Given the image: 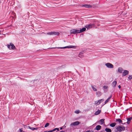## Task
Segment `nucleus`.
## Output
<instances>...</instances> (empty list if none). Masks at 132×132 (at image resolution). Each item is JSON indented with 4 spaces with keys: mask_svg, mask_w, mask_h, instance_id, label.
I'll list each match as a JSON object with an SVG mask.
<instances>
[{
    "mask_svg": "<svg viewBox=\"0 0 132 132\" xmlns=\"http://www.w3.org/2000/svg\"><path fill=\"white\" fill-rule=\"evenodd\" d=\"M59 132H65V131H60Z\"/></svg>",
    "mask_w": 132,
    "mask_h": 132,
    "instance_id": "37",
    "label": "nucleus"
},
{
    "mask_svg": "<svg viewBox=\"0 0 132 132\" xmlns=\"http://www.w3.org/2000/svg\"><path fill=\"white\" fill-rule=\"evenodd\" d=\"M62 127H63V128H64L65 127V126L64 127V126H63Z\"/></svg>",
    "mask_w": 132,
    "mask_h": 132,
    "instance_id": "38",
    "label": "nucleus"
},
{
    "mask_svg": "<svg viewBox=\"0 0 132 132\" xmlns=\"http://www.w3.org/2000/svg\"><path fill=\"white\" fill-rule=\"evenodd\" d=\"M128 78L129 80H131L132 78V75H129Z\"/></svg>",
    "mask_w": 132,
    "mask_h": 132,
    "instance_id": "28",
    "label": "nucleus"
},
{
    "mask_svg": "<svg viewBox=\"0 0 132 132\" xmlns=\"http://www.w3.org/2000/svg\"><path fill=\"white\" fill-rule=\"evenodd\" d=\"M76 46H69L63 47H57V48L60 49L65 48H76Z\"/></svg>",
    "mask_w": 132,
    "mask_h": 132,
    "instance_id": "5",
    "label": "nucleus"
},
{
    "mask_svg": "<svg viewBox=\"0 0 132 132\" xmlns=\"http://www.w3.org/2000/svg\"><path fill=\"white\" fill-rule=\"evenodd\" d=\"M112 96L111 95L110 97H109V98H108L105 101V104L106 103H108L110 100V99L111 98Z\"/></svg>",
    "mask_w": 132,
    "mask_h": 132,
    "instance_id": "18",
    "label": "nucleus"
},
{
    "mask_svg": "<svg viewBox=\"0 0 132 132\" xmlns=\"http://www.w3.org/2000/svg\"><path fill=\"white\" fill-rule=\"evenodd\" d=\"M7 47L10 50L14 49L15 48V46L12 43H10L9 44L7 45Z\"/></svg>",
    "mask_w": 132,
    "mask_h": 132,
    "instance_id": "1",
    "label": "nucleus"
},
{
    "mask_svg": "<svg viewBox=\"0 0 132 132\" xmlns=\"http://www.w3.org/2000/svg\"><path fill=\"white\" fill-rule=\"evenodd\" d=\"M82 7H85L86 8H90L92 7V6L91 5L89 4H85L83 5L82 6Z\"/></svg>",
    "mask_w": 132,
    "mask_h": 132,
    "instance_id": "11",
    "label": "nucleus"
},
{
    "mask_svg": "<svg viewBox=\"0 0 132 132\" xmlns=\"http://www.w3.org/2000/svg\"><path fill=\"white\" fill-rule=\"evenodd\" d=\"M105 119H102L101 120H100L99 121V122H100V125H102V124H103L104 123V121Z\"/></svg>",
    "mask_w": 132,
    "mask_h": 132,
    "instance_id": "16",
    "label": "nucleus"
},
{
    "mask_svg": "<svg viewBox=\"0 0 132 132\" xmlns=\"http://www.w3.org/2000/svg\"><path fill=\"white\" fill-rule=\"evenodd\" d=\"M105 130L107 132H111V130L109 128H106L105 129Z\"/></svg>",
    "mask_w": 132,
    "mask_h": 132,
    "instance_id": "21",
    "label": "nucleus"
},
{
    "mask_svg": "<svg viewBox=\"0 0 132 132\" xmlns=\"http://www.w3.org/2000/svg\"><path fill=\"white\" fill-rule=\"evenodd\" d=\"M116 129L118 131L121 132L122 131H124L125 129V128L123 126H118L116 128Z\"/></svg>",
    "mask_w": 132,
    "mask_h": 132,
    "instance_id": "3",
    "label": "nucleus"
},
{
    "mask_svg": "<svg viewBox=\"0 0 132 132\" xmlns=\"http://www.w3.org/2000/svg\"><path fill=\"white\" fill-rule=\"evenodd\" d=\"M118 72L120 73H122L123 71V69L121 67L119 68L118 69Z\"/></svg>",
    "mask_w": 132,
    "mask_h": 132,
    "instance_id": "14",
    "label": "nucleus"
},
{
    "mask_svg": "<svg viewBox=\"0 0 132 132\" xmlns=\"http://www.w3.org/2000/svg\"><path fill=\"white\" fill-rule=\"evenodd\" d=\"M49 125V124L48 123H47L45 125V127H48Z\"/></svg>",
    "mask_w": 132,
    "mask_h": 132,
    "instance_id": "29",
    "label": "nucleus"
},
{
    "mask_svg": "<svg viewBox=\"0 0 132 132\" xmlns=\"http://www.w3.org/2000/svg\"><path fill=\"white\" fill-rule=\"evenodd\" d=\"M96 94L98 96H100L101 95V93L100 92H96Z\"/></svg>",
    "mask_w": 132,
    "mask_h": 132,
    "instance_id": "26",
    "label": "nucleus"
},
{
    "mask_svg": "<svg viewBox=\"0 0 132 132\" xmlns=\"http://www.w3.org/2000/svg\"><path fill=\"white\" fill-rule=\"evenodd\" d=\"M118 88H121V86L120 85H119L118 86Z\"/></svg>",
    "mask_w": 132,
    "mask_h": 132,
    "instance_id": "32",
    "label": "nucleus"
},
{
    "mask_svg": "<svg viewBox=\"0 0 132 132\" xmlns=\"http://www.w3.org/2000/svg\"><path fill=\"white\" fill-rule=\"evenodd\" d=\"M94 26V24H89L86 25L85 27L87 28L88 29L92 28Z\"/></svg>",
    "mask_w": 132,
    "mask_h": 132,
    "instance_id": "9",
    "label": "nucleus"
},
{
    "mask_svg": "<svg viewBox=\"0 0 132 132\" xmlns=\"http://www.w3.org/2000/svg\"><path fill=\"white\" fill-rule=\"evenodd\" d=\"M92 89L94 90V91H96L97 90L96 88H95V87H94L93 86H92Z\"/></svg>",
    "mask_w": 132,
    "mask_h": 132,
    "instance_id": "27",
    "label": "nucleus"
},
{
    "mask_svg": "<svg viewBox=\"0 0 132 132\" xmlns=\"http://www.w3.org/2000/svg\"><path fill=\"white\" fill-rule=\"evenodd\" d=\"M86 30V28H82V29H80L79 30V33L82 32Z\"/></svg>",
    "mask_w": 132,
    "mask_h": 132,
    "instance_id": "15",
    "label": "nucleus"
},
{
    "mask_svg": "<svg viewBox=\"0 0 132 132\" xmlns=\"http://www.w3.org/2000/svg\"><path fill=\"white\" fill-rule=\"evenodd\" d=\"M28 128H29L31 130H36V129H38V128H34V127H31L30 126H28Z\"/></svg>",
    "mask_w": 132,
    "mask_h": 132,
    "instance_id": "22",
    "label": "nucleus"
},
{
    "mask_svg": "<svg viewBox=\"0 0 132 132\" xmlns=\"http://www.w3.org/2000/svg\"><path fill=\"white\" fill-rule=\"evenodd\" d=\"M90 131L89 130H87L86 131V132H90Z\"/></svg>",
    "mask_w": 132,
    "mask_h": 132,
    "instance_id": "36",
    "label": "nucleus"
},
{
    "mask_svg": "<svg viewBox=\"0 0 132 132\" xmlns=\"http://www.w3.org/2000/svg\"><path fill=\"white\" fill-rule=\"evenodd\" d=\"M116 125V123H112L110 125V126H111V127H113L115 126Z\"/></svg>",
    "mask_w": 132,
    "mask_h": 132,
    "instance_id": "23",
    "label": "nucleus"
},
{
    "mask_svg": "<svg viewBox=\"0 0 132 132\" xmlns=\"http://www.w3.org/2000/svg\"><path fill=\"white\" fill-rule=\"evenodd\" d=\"M56 48V47H52V48H49L52 49V48Z\"/></svg>",
    "mask_w": 132,
    "mask_h": 132,
    "instance_id": "33",
    "label": "nucleus"
},
{
    "mask_svg": "<svg viewBox=\"0 0 132 132\" xmlns=\"http://www.w3.org/2000/svg\"><path fill=\"white\" fill-rule=\"evenodd\" d=\"M105 65L108 68H113V65L112 64L109 63H108L105 64Z\"/></svg>",
    "mask_w": 132,
    "mask_h": 132,
    "instance_id": "6",
    "label": "nucleus"
},
{
    "mask_svg": "<svg viewBox=\"0 0 132 132\" xmlns=\"http://www.w3.org/2000/svg\"><path fill=\"white\" fill-rule=\"evenodd\" d=\"M101 111L100 110H98L95 113V115H97L99 114L101 112Z\"/></svg>",
    "mask_w": 132,
    "mask_h": 132,
    "instance_id": "20",
    "label": "nucleus"
},
{
    "mask_svg": "<svg viewBox=\"0 0 132 132\" xmlns=\"http://www.w3.org/2000/svg\"><path fill=\"white\" fill-rule=\"evenodd\" d=\"M80 124V122L78 121H76L71 123L70 126H76Z\"/></svg>",
    "mask_w": 132,
    "mask_h": 132,
    "instance_id": "7",
    "label": "nucleus"
},
{
    "mask_svg": "<svg viewBox=\"0 0 132 132\" xmlns=\"http://www.w3.org/2000/svg\"><path fill=\"white\" fill-rule=\"evenodd\" d=\"M75 113L77 114H78L79 113V110H76L75 111Z\"/></svg>",
    "mask_w": 132,
    "mask_h": 132,
    "instance_id": "30",
    "label": "nucleus"
},
{
    "mask_svg": "<svg viewBox=\"0 0 132 132\" xmlns=\"http://www.w3.org/2000/svg\"><path fill=\"white\" fill-rule=\"evenodd\" d=\"M46 34L49 35H58L59 34V33L58 32H56L54 31L51 32H47Z\"/></svg>",
    "mask_w": 132,
    "mask_h": 132,
    "instance_id": "4",
    "label": "nucleus"
},
{
    "mask_svg": "<svg viewBox=\"0 0 132 132\" xmlns=\"http://www.w3.org/2000/svg\"><path fill=\"white\" fill-rule=\"evenodd\" d=\"M122 72V76H124L128 74L129 71L127 70H123Z\"/></svg>",
    "mask_w": 132,
    "mask_h": 132,
    "instance_id": "10",
    "label": "nucleus"
},
{
    "mask_svg": "<svg viewBox=\"0 0 132 132\" xmlns=\"http://www.w3.org/2000/svg\"><path fill=\"white\" fill-rule=\"evenodd\" d=\"M62 128H63V127H61L60 128V129L61 130L62 129Z\"/></svg>",
    "mask_w": 132,
    "mask_h": 132,
    "instance_id": "35",
    "label": "nucleus"
},
{
    "mask_svg": "<svg viewBox=\"0 0 132 132\" xmlns=\"http://www.w3.org/2000/svg\"><path fill=\"white\" fill-rule=\"evenodd\" d=\"M94 132L93 131H91V132Z\"/></svg>",
    "mask_w": 132,
    "mask_h": 132,
    "instance_id": "39",
    "label": "nucleus"
},
{
    "mask_svg": "<svg viewBox=\"0 0 132 132\" xmlns=\"http://www.w3.org/2000/svg\"><path fill=\"white\" fill-rule=\"evenodd\" d=\"M117 84V82L116 81H114L112 84V86L114 88H115Z\"/></svg>",
    "mask_w": 132,
    "mask_h": 132,
    "instance_id": "13",
    "label": "nucleus"
},
{
    "mask_svg": "<svg viewBox=\"0 0 132 132\" xmlns=\"http://www.w3.org/2000/svg\"><path fill=\"white\" fill-rule=\"evenodd\" d=\"M79 29H72L70 30V32L71 34H75L76 33H79Z\"/></svg>",
    "mask_w": 132,
    "mask_h": 132,
    "instance_id": "2",
    "label": "nucleus"
},
{
    "mask_svg": "<svg viewBox=\"0 0 132 132\" xmlns=\"http://www.w3.org/2000/svg\"><path fill=\"white\" fill-rule=\"evenodd\" d=\"M101 126L99 125H98L96 127V129L97 130H99L101 129Z\"/></svg>",
    "mask_w": 132,
    "mask_h": 132,
    "instance_id": "17",
    "label": "nucleus"
},
{
    "mask_svg": "<svg viewBox=\"0 0 132 132\" xmlns=\"http://www.w3.org/2000/svg\"><path fill=\"white\" fill-rule=\"evenodd\" d=\"M84 53V52L83 51L80 52L78 56L80 57H82V56L81 55V56H80V55L81 54H83Z\"/></svg>",
    "mask_w": 132,
    "mask_h": 132,
    "instance_id": "25",
    "label": "nucleus"
},
{
    "mask_svg": "<svg viewBox=\"0 0 132 132\" xmlns=\"http://www.w3.org/2000/svg\"><path fill=\"white\" fill-rule=\"evenodd\" d=\"M116 121L118 122L119 123H120L122 122V121L119 119H116Z\"/></svg>",
    "mask_w": 132,
    "mask_h": 132,
    "instance_id": "24",
    "label": "nucleus"
},
{
    "mask_svg": "<svg viewBox=\"0 0 132 132\" xmlns=\"http://www.w3.org/2000/svg\"><path fill=\"white\" fill-rule=\"evenodd\" d=\"M132 119V118L130 117L129 118H128L127 119V123L128 124H129L130 122V121Z\"/></svg>",
    "mask_w": 132,
    "mask_h": 132,
    "instance_id": "19",
    "label": "nucleus"
},
{
    "mask_svg": "<svg viewBox=\"0 0 132 132\" xmlns=\"http://www.w3.org/2000/svg\"><path fill=\"white\" fill-rule=\"evenodd\" d=\"M104 99H100L98 101H95V104H96L98 105L101 103V102H103L104 101Z\"/></svg>",
    "mask_w": 132,
    "mask_h": 132,
    "instance_id": "8",
    "label": "nucleus"
},
{
    "mask_svg": "<svg viewBox=\"0 0 132 132\" xmlns=\"http://www.w3.org/2000/svg\"><path fill=\"white\" fill-rule=\"evenodd\" d=\"M56 130H57L58 131H59V128H54L52 130H49L48 131H45L44 132H53L54 131Z\"/></svg>",
    "mask_w": 132,
    "mask_h": 132,
    "instance_id": "12",
    "label": "nucleus"
},
{
    "mask_svg": "<svg viewBox=\"0 0 132 132\" xmlns=\"http://www.w3.org/2000/svg\"><path fill=\"white\" fill-rule=\"evenodd\" d=\"M103 87L104 89H107L108 88V86H103Z\"/></svg>",
    "mask_w": 132,
    "mask_h": 132,
    "instance_id": "31",
    "label": "nucleus"
},
{
    "mask_svg": "<svg viewBox=\"0 0 132 132\" xmlns=\"http://www.w3.org/2000/svg\"><path fill=\"white\" fill-rule=\"evenodd\" d=\"M20 132H22V130L21 129H20Z\"/></svg>",
    "mask_w": 132,
    "mask_h": 132,
    "instance_id": "34",
    "label": "nucleus"
}]
</instances>
